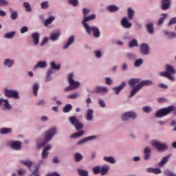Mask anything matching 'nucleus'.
I'll use <instances>...</instances> for the list:
<instances>
[{"label": "nucleus", "mask_w": 176, "mask_h": 176, "mask_svg": "<svg viewBox=\"0 0 176 176\" xmlns=\"http://www.w3.org/2000/svg\"><path fill=\"white\" fill-rule=\"evenodd\" d=\"M56 133H57V129L56 128H51L48 131H47L45 134V138L44 142L38 144L37 145V148L38 149H41L43 146H45L46 144H47V143H49V142L52 140V139L53 138V136L56 135Z\"/></svg>", "instance_id": "nucleus-1"}, {"label": "nucleus", "mask_w": 176, "mask_h": 176, "mask_svg": "<svg viewBox=\"0 0 176 176\" xmlns=\"http://www.w3.org/2000/svg\"><path fill=\"white\" fill-rule=\"evenodd\" d=\"M153 84V81L150 80L141 81L139 84L133 87L131 90L129 98L133 97L139 91L142 89V88L144 86L151 85Z\"/></svg>", "instance_id": "nucleus-2"}, {"label": "nucleus", "mask_w": 176, "mask_h": 176, "mask_svg": "<svg viewBox=\"0 0 176 176\" xmlns=\"http://www.w3.org/2000/svg\"><path fill=\"white\" fill-rule=\"evenodd\" d=\"M73 77H74L73 74L70 73V74H68V82L70 85L67 86L65 88V91L67 92V91H69L74 90L80 86V82H77V81H75L73 79Z\"/></svg>", "instance_id": "nucleus-3"}, {"label": "nucleus", "mask_w": 176, "mask_h": 176, "mask_svg": "<svg viewBox=\"0 0 176 176\" xmlns=\"http://www.w3.org/2000/svg\"><path fill=\"white\" fill-rule=\"evenodd\" d=\"M174 110V106H169L166 108L159 109L155 113V117L157 118H162L170 114Z\"/></svg>", "instance_id": "nucleus-4"}, {"label": "nucleus", "mask_w": 176, "mask_h": 176, "mask_svg": "<svg viewBox=\"0 0 176 176\" xmlns=\"http://www.w3.org/2000/svg\"><path fill=\"white\" fill-rule=\"evenodd\" d=\"M151 145L158 151H165L168 148V146L166 143H161L157 140L153 141Z\"/></svg>", "instance_id": "nucleus-5"}, {"label": "nucleus", "mask_w": 176, "mask_h": 176, "mask_svg": "<svg viewBox=\"0 0 176 176\" xmlns=\"http://www.w3.org/2000/svg\"><path fill=\"white\" fill-rule=\"evenodd\" d=\"M4 93L7 98H14L16 100L20 99V96H19V91H17L16 90L6 89Z\"/></svg>", "instance_id": "nucleus-6"}, {"label": "nucleus", "mask_w": 176, "mask_h": 176, "mask_svg": "<svg viewBox=\"0 0 176 176\" xmlns=\"http://www.w3.org/2000/svg\"><path fill=\"white\" fill-rule=\"evenodd\" d=\"M69 120L70 123L75 126L76 131H80L82 129L83 124L79 122L76 116L69 117Z\"/></svg>", "instance_id": "nucleus-7"}, {"label": "nucleus", "mask_w": 176, "mask_h": 176, "mask_svg": "<svg viewBox=\"0 0 176 176\" xmlns=\"http://www.w3.org/2000/svg\"><path fill=\"white\" fill-rule=\"evenodd\" d=\"M96 19L95 14L89 15L88 16H85L83 18V21H82V24L85 28V30L89 32V25L87 23L89 21H93Z\"/></svg>", "instance_id": "nucleus-8"}, {"label": "nucleus", "mask_w": 176, "mask_h": 176, "mask_svg": "<svg viewBox=\"0 0 176 176\" xmlns=\"http://www.w3.org/2000/svg\"><path fill=\"white\" fill-rule=\"evenodd\" d=\"M85 31H86V33L88 35H89L91 34V32H92L93 35L95 38H99V36L100 35V31H99L98 28L97 27H95V26H92V27L89 26V30L87 31V30H85Z\"/></svg>", "instance_id": "nucleus-9"}, {"label": "nucleus", "mask_w": 176, "mask_h": 176, "mask_svg": "<svg viewBox=\"0 0 176 176\" xmlns=\"http://www.w3.org/2000/svg\"><path fill=\"white\" fill-rule=\"evenodd\" d=\"M136 118V114L134 112H131V111H129L126 112L125 113L123 114V116H122V120L123 121H126L128 120L129 118H132V119H135Z\"/></svg>", "instance_id": "nucleus-10"}, {"label": "nucleus", "mask_w": 176, "mask_h": 176, "mask_svg": "<svg viewBox=\"0 0 176 176\" xmlns=\"http://www.w3.org/2000/svg\"><path fill=\"white\" fill-rule=\"evenodd\" d=\"M140 49L141 53L143 55H144V56L148 55V54H149V47L147 44H146V43L140 44Z\"/></svg>", "instance_id": "nucleus-11"}, {"label": "nucleus", "mask_w": 176, "mask_h": 176, "mask_svg": "<svg viewBox=\"0 0 176 176\" xmlns=\"http://www.w3.org/2000/svg\"><path fill=\"white\" fill-rule=\"evenodd\" d=\"M108 91L107 87L97 86L95 88L94 92L96 94H106Z\"/></svg>", "instance_id": "nucleus-12"}, {"label": "nucleus", "mask_w": 176, "mask_h": 176, "mask_svg": "<svg viewBox=\"0 0 176 176\" xmlns=\"http://www.w3.org/2000/svg\"><path fill=\"white\" fill-rule=\"evenodd\" d=\"M126 82H122L120 85L118 87H113V90L115 91L116 95H118L121 90L123 89V88L126 86Z\"/></svg>", "instance_id": "nucleus-13"}, {"label": "nucleus", "mask_w": 176, "mask_h": 176, "mask_svg": "<svg viewBox=\"0 0 176 176\" xmlns=\"http://www.w3.org/2000/svg\"><path fill=\"white\" fill-rule=\"evenodd\" d=\"M51 148L52 146L50 145H47L43 148V152L41 153L42 159L45 160L47 157V155H49V152L47 151H50Z\"/></svg>", "instance_id": "nucleus-14"}, {"label": "nucleus", "mask_w": 176, "mask_h": 176, "mask_svg": "<svg viewBox=\"0 0 176 176\" xmlns=\"http://www.w3.org/2000/svg\"><path fill=\"white\" fill-rule=\"evenodd\" d=\"M11 147L12 149L16 151L21 150V142L20 141H14L11 144Z\"/></svg>", "instance_id": "nucleus-15"}, {"label": "nucleus", "mask_w": 176, "mask_h": 176, "mask_svg": "<svg viewBox=\"0 0 176 176\" xmlns=\"http://www.w3.org/2000/svg\"><path fill=\"white\" fill-rule=\"evenodd\" d=\"M170 0H162V10H167L170 8Z\"/></svg>", "instance_id": "nucleus-16"}, {"label": "nucleus", "mask_w": 176, "mask_h": 176, "mask_svg": "<svg viewBox=\"0 0 176 176\" xmlns=\"http://www.w3.org/2000/svg\"><path fill=\"white\" fill-rule=\"evenodd\" d=\"M121 24L123 26L124 28L125 29H129L131 28L132 24L131 23L128 22L127 18L124 17L121 20Z\"/></svg>", "instance_id": "nucleus-17"}, {"label": "nucleus", "mask_w": 176, "mask_h": 176, "mask_svg": "<svg viewBox=\"0 0 176 176\" xmlns=\"http://www.w3.org/2000/svg\"><path fill=\"white\" fill-rule=\"evenodd\" d=\"M96 135L88 136V137L85 138L80 140V141H78L77 144L78 145H81V144L85 143L87 141H90V140H92L96 139Z\"/></svg>", "instance_id": "nucleus-18"}, {"label": "nucleus", "mask_w": 176, "mask_h": 176, "mask_svg": "<svg viewBox=\"0 0 176 176\" xmlns=\"http://www.w3.org/2000/svg\"><path fill=\"white\" fill-rule=\"evenodd\" d=\"M74 42V36H71L67 39V43L64 45L63 50H67L72 44H73Z\"/></svg>", "instance_id": "nucleus-19"}, {"label": "nucleus", "mask_w": 176, "mask_h": 176, "mask_svg": "<svg viewBox=\"0 0 176 176\" xmlns=\"http://www.w3.org/2000/svg\"><path fill=\"white\" fill-rule=\"evenodd\" d=\"M10 18L12 21H15L19 17V13L16 10H13L12 8H10Z\"/></svg>", "instance_id": "nucleus-20"}, {"label": "nucleus", "mask_w": 176, "mask_h": 176, "mask_svg": "<svg viewBox=\"0 0 176 176\" xmlns=\"http://www.w3.org/2000/svg\"><path fill=\"white\" fill-rule=\"evenodd\" d=\"M32 38L34 41V45H38L39 44V33H38V32L32 33Z\"/></svg>", "instance_id": "nucleus-21"}, {"label": "nucleus", "mask_w": 176, "mask_h": 176, "mask_svg": "<svg viewBox=\"0 0 176 176\" xmlns=\"http://www.w3.org/2000/svg\"><path fill=\"white\" fill-rule=\"evenodd\" d=\"M140 81V78H133L129 79L128 83L133 89L134 88L133 86L135 85L136 84L139 83Z\"/></svg>", "instance_id": "nucleus-22"}, {"label": "nucleus", "mask_w": 176, "mask_h": 176, "mask_svg": "<svg viewBox=\"0 0 176 176\" xmlns=\"http://www.w3.org/2000/svg\"><path fill=\"white\" fill-rule=\"evenodd\" d=\"M151 150L148 146H146L144 148V160H149V158L151 157Z\"/></svg>", "instance_id": "nucleus-23"}, {"label": "nucleus", "mask_w": 176, "mask_h": 176, "mask_svg": "<svg viewBox=\"0 0 176 176\" xmlns=\"http://www.w3.org/2000/svg\"><path fill=\"white\" fill-rule=\"evenodd\" d=\"M60 31L51 34L50 39L52 41H57V39H58V37H60Z\"/></svg>", "instance_id": "nucleus-24"}, {"label": "nucleus", "mask_w": 176, "mask_h": 176, "mask_svg": "<svg viewBox=\"0 0 176 176\" xmlns=\"http://www.w3.org/2000/svg\"><path fill=\"white\" fill-rule=\"evenodd\" d=\"M170 157V155H168L164 157L163 159L162 160V161L160 162L159 166L160 167L164 166L168 162Z\"/></svg>", "instance_id": "nucleus-25"}, {"label": "nucleus", "mask_w": 176, "mask_h": 176, "mask_svg": "<svg viewBox=\"0 0 176 176\" xmlns=\"http://www.w3.org/2000/svg\"><path fill=\"white\" fill-rule=\"evenodd\" d=\"M146 30L148 33L151 35L153 34L154 30H153V23H150L146 24Z\"/></svg>", "instance_id": "nucleus-26"}, {"label": "nucleus", "mask_w": 176, "mask_h": 176, "mask_svg": "<svg viewBox=\"0 0 176 176\" xmlns=\"http://www.w3.org/2000/svg\"><path fill=\"white\" fill-rule=\"evenodd\" d=\"M14 64V61L9 58L6 59L3 63L4 66H6L9 68L12 67Z\"/></svg>", "instance_id": "nucleus-27"}, {"label": "nucleus", "mask_w": 176, "mask_h": 176, "mask_svg": "<svg viewBox=\"0 0 176 176\" xmlns=\"http://www.w3.org/2000/svg\"><path fill=\"white\" fill-rule=\"evenodd\" d=\"M0 104H3L7 109H10L12 108V106L9 104V100H8L0 99Z\"/></svg>", "instance_id": "nucleus-28"}, {"label": "nucleus", "mask_w": 176, "mask_h": 176, "mask_svg": "<svg viewBox=\"0 0 176 176\" xmlns=\"http://www.w3.org/2000/svg\"><path fill=\"white\" fill-rule=\"evenodd\" d=\"M94 111L91 109H89L87 111V121H91L92 120L94 116Z\"/></svg>", "instance_id": "nucleus-29"}, {"label": "nucleus", "mask_w": 176, "mask_h": 176, "mask_svg": "<svg viewBox=\"0 0 176 176\" xmlns=\"http://www.w3.org/2000/svg\"><path fill=\"white\" fill-rule=\"evenodd\" d=\"M55 18L54 16H50V18L47 19L45 21H44V25L45 26H48L50 24H52V23H53V21H54Z\"/></svg>", "instance_id": "nucleus-30"}, {"label": "nucleus", "mask_w": 176, "mask_h": 176, "mask_svg": "<svg viewBox=\"0 0 176 176\" xmlns=\"http://www.w3.org/2000/svg\"><path fill=\"white\" fill-rule=\"evenodd\" d=\"M39 90V84L34 83L33 85V94L35 97L38 96V91Z\"/></svg>", "instance_id": "nucleus-31"}, {"label": "nucleus", "mask_w": 176, "mask_h": 176, "mask_svg": "<svg viewBox=\"0 0 176 176\" xmlns=\"http://www.w3.org/2000/svg\"><path fill=\"white\" fill-rule=\"evenodd\" d=\"M166 72L169 74H175V73H176L175 69L173 67V66H171L170 65H166Z\"/></svg>", "instance_id": "nucleus-32"}, {"label": "nucleus", "mask_w": 176, "mask_h": 176, "mask_svg": "<svg viewBox=\"0 0 176 176\" xmlns=\"http://www.w3.org/2000/svg\"><path fill=\"white\" fill-rule=\"evenodd\" d=\"M46 67V62L38 61L37 64L34 66V69L38 68H45Z\"/></svg>", "instance_id": "nucleus-33"}, {"label": "nucleus", "mask_w": 176, "mask_h": 176, "mask_svg": "<svg viewBox=\"0 0 176 176\" xmlns=\"http://www.w3.org/2000/svg\"><path fill=\"white\" fill-rule=\"evenodd\" d=\"M84 133H85V131H80L74 133H73V134L71 135V138L74 139V138H80V137H81Z\"/></svg>", "instance_id": "nucleus-34"}, {"label": "nucleus", "mask_w": 176, "mask_h": 176, "mask_svg": "<svg viewBox=\"0 0 176 176\" xmlns=\"http://www.w3.org/2000/svg\"><path fill=\"white\" fill-rule=\"evenodd\" d=\"M107 10L109 12H116L117 11L119 10L118 7L114 6V5H111L107 7Z\"/></svg>", "instance_id": "nucleus-35"}, {"label": "nucleus", "mask_w": 176, "mask_h": 176, "mask_svg": "<svg viewBox=\"0 0 176 176\" xmlns=\"http://www.w3.org/2000/svg\"><path fill=\"white\" fill-rule=\"evenodd\" d=\"M72 110V105L71 104H67L63 108V111L65 113H69Z\"/></svg>", "instance_id": "nucleus-36"}, {"label": "nucleus", "mask_w": 176, "mask_h": 176, "mask_svg": "<svg viewBox=\"0 0 176 176\" xmlns=\"http://www.w3.org/2000/svg\"><path fill=\"white\" fill-rule=\"evenodd\" d=\"M50 66L51 68L54 70L60 71V69H61V65H56V63L54 61L51 62Z\"/></svg>", "instance_id": "nucleus-37"}, {"label": "nucleus", "mask_w": 176, "mask_h": 176, "mask_svg": "<svg viewBox=\"0 0 176 176\" xmlns=\"http://www.w3.org/2000/svg\"><path fill=\"white\" fill-rule=\"evenodd\" d=\"M11 132H12V129H10V128H1L0 129V133L1 135L8 134Z\"/></svg>", "instance_id": "nucleus-38"}, {"label": "nucleus", "mask_w": 176, "mask_h": 176, "mask_svg": "<svg viewBox=\"0 0 176 176\" xmlns=\"http://www.w3.org/2000/svg\"><path fill=\"white\" fill-rule=\"evenodd\" d=\"M134 47H138V43L136 39H132L129 43V47L133 48Z\"/></svg>", "instance_id": "nucleus-39"}, {"label": "nucleus", "mask_w": 176, "mask_h": 176, "mask_svg": "<svg viewBox=\"0 0 176 176\" xmlns=\"http://www.w3.org/2000/svg\"><path fill=\"white\" fill-rule=\"evenodd\" d=\"M14 34H15L14 32L6 33L4 35V38L6 39H12L14 37Z\"/></svg>", "instance_id": "nucleus-40"}, {"label": "nucleus", "mask_w": 176, "mask_h": 176, "mask_svg": "<svg viewBox=\"0 0 176 176\" xmlns=\"http://www.w3.org/2000/svg\"><path fill=\"white\" fill-rule=\"evenodd\" d=\"M77 171H78L79 176H88L89 175L88 171L86 170L78 169Z\"/></svg>", "instance_id": "nucleus-41"}, {"label": "nucleus", "mask_w": 176, "mask_h": 176, "mask_svg": "<svg viewBox=\"0 0 176 176\" xmlns=\"http://www.w3.org/2000/svg\"><path fill=\"white\" fill-rule=\"evenodd\" d=\"M21 163L24 166L28 167L29 168H30L31 166H32V162H31L30 160H21Z\"/></svg>", "instance_id": "nucleus-42"}, {"label": "nucleus", "mask_w": 176, "mask_h": 176, "mask_svg": "<svg viewBox=\"0 0 176 176\" xmlns=\"http://www.w3.org/2000/svg\"><path fill=\"white\" fill-rule=\"evenodd\" d=\"M104 160L112 164H115L116 162V160L113 157H104Z\"/></svg>", "instance_id": "nucleus-43"}, {"label": "nucleus", "mask_w": 176, "mask_h": 176, "mask_svg": "<svg viewBox=\"0 0 176 176\" xmlns=\"http://www.w3.org/2000/svg\"><path fill=\"white\" fill-rule=\"evenodd\" d=\"M23 7L25 8L27 12H31V11L32 10V9L31 8V5H30V3L28 2H24Z\"/></svg>", "instance_id": "nucleus-44"}, {"label": "nucleus", "mask_w": 176, "mask_h": 176, "mask_svg": "<svg viewBox=\"0 0 176 176\" xmlns=\"http://www.w3.org/2000/svg\"><path fill=\"white\" fill-rule=\"evenodd\" d=\"M135 12L131 8H128V18L129 20H132L133 19Z\"/></svg>", "instance_id": "nucleus-45"}, {"label": "nucleus", "mask_w": 176, "mask_h": 176, "mask_svg": "<svg viewBox=\"0 0 176 176\" xmlns=\"http://www.w3.org/2000/svg\"><path fill=\"white\" fill-rule=\"evenodd\" d=\"M109 170V166H103L102 168H101V170H100V173L102 175H104L107 174V173L108 172Z\"/></svg>", "instance_id": "nucleus-46"}, {"label": "nucleus", "mask_w": 176, "mask_h": 176, "mask_svg": "<svg viewBox=\"0 0 176 176\" xmlns=\"http://www.w3.org/2000/svg\"><path fill=\"white\" fill-rule=\"evenodd\" d=\"M74 157L76 162H78L82 160V155L79 153H76Z\"/></svg>", "instance_id": "nucleus-47"}, {"label": "nucleus", "mask_w": 176, "mask_h": 176, "mask_svg": "<svg viewBox=\"0 0 176 176\" xmlns=\"http://www.w3.org/2000/svg\"><path fill=\"white\" fill-rule=\"evenodd\" d=\"M162 16H164V17H161L159 19V21H158V25H162V23H164V20L167 18L168 14H162Z\"/></svg>", "instance_id": "nucleus-48"}, {"label": "nucleus", "mask_w": 176, "mask_h": 176, "mask_svg": "<svg viewBox=\"0 0 176 176\" xmlns=\"http://www.w3.org/2000/svg\"><path fill=\"white\" fill-rule=\"evenodd\" d=\"M41 7L43 10H46L49 8V2L47 1L42 2L41 4Z\"/></svg>", "instance_id": "nucleus-49"}, {"label": "nucleus", "mask_w": 176, "mask_h": 176, "mask_svg": "<svg viewBox=\"0 0 176 176\" xmlns=\"http://www.w3.org/2000/svg\"><path fill=\"white\" fill-rule=\"evenodd\" d=\"M68 3L74 7H76L78 5V0H68Z\"/></svg>", "instance_id": "nucleus-50"}, {"label": "nucleus", "mask_w": 176, "mask_h": 176, "mask_svg": "<svg viewBox=\"0 0 176 176\" xmlns=\"http://www.w3.org/2000/svg\"><path fill=\"white\" fill-rule=\"evenodd\" d=\"M142 63H143L142 59L139 58V59L135 60V62L134 63V65H135V67H138L142 64Z\"/></svg>", "instance_id": "nucleus-51"}, {"label": "nucleus", "mask_w": 176, "mask_h": 176, "mask_svg": "<svg viewBox=\"0 0 176 176\" xmlns=\"http://www.w3.org/2000/svg\"><path fill=\"white\" fill-rule=\"evenodd\" d=\"M78 96V94L75 93L67 96L68 99L74 100Z\"/></svg>", "instance_id": "nucleus-52"}, {"label": "nucleus", "mask_w": 176, "mask_h": 176, "mask_svg": "<svg viewBox=\"0 0 176 176\" xmlns=\"http://www.w3.org/2000/svg\"><path fill=\"white\" fill-rule=\"evenodd\" d=\"M52 72L53 71L52 69H50V70L47 71V78L45 79L46 82L50 81V75H52Z\"/></svg>", "instance_id": "nucleus-53"}, {"label": "nucleus", "mask_w": 176, "mask_h": 176, "mask_svg": "<svg viewBox=\"0 0 176 176\" xmlns=\"http://www.w3.org/2000/svg\"><path fill=\"white\" fill-rule=\"evenodd\" d=\"M9 3L6 0H0V7L8 6Z\"/></svg>", "instance_id": "nucleus-54"}, {"label": "nucleus", "mask_w": 176, "mask_h": 176, "mask_svg": "<svg viewBox=\"0 0 176 176\" xmlns=\"http://www.w3.org/2000/svg\"><path fill=\"white\" fill-rule=\"evenodd\" d=\"M93 173L95 174V175H97L98 173H100V168L99 166H95L93 168Z\"/></svg>", "instance_id": "nucleus-55"}, {"label": "nucleus", "mask_w": 176, "mask_h": 176, "mask_svg": "<svg viewBox=\"0 0 176 176\" xmlns=\"http://www.w3.org/2000/svg\"><path fill=\"white\" fill-rule=\"evenodd\" d=\"M165 174L167 176H176V174L172 171H170L168 170H165Z\"/></svg>", "instance_id": "nucleus-56"}, {"label": "nucleus", "mask_w": 176, "mask_h": 176, "mask_svg": "<svg viewBox=\"0 0 176 176\" xmlns=\"http://www.w3.org/2000/svg\"><path fill=\"white\" fill-rule=\"evenodd\" d=\"M90 12V10L87 8H83L82 9V14H83V17L85 18L87 14H89Z\"/></svg>", "instance_id": "nucleus-57"}, {"label": "nucleus", "mask_w": 176, "mask_h": 176, "mask_svg": "<svg viewBox=\"0 0 176 176\" xmlns=\"http://www.w3.org/2000/svg\"><path fill=\"white\" fill-rule=\"evenodd\" d=\"M98 104H99L100 107L102 108H104L106 107V104L102 99L98 100Z\"/></svg>", "instance_id": "nucleus-58"}, {"label": "nucleus", "mask_w": 176, "mask_h": 176, "mask_svg": "<svg viewBox=\"0 0 176 176\" xmlns=\"http://www.w3.org/2000/svg\"><path fill=\"white\" fill-rule=\"evenodd\" d=\"M175 24H176V16L170 19V21L168 23V25L170 26L172 25H175Z\"/></svg>", "instance_id": "nucleus-59"}, {"label": "nucleus", "mask_w": 176, "mask_h": 176, "mask_svg": "<svg viewBox=\"0 0 176 176\" xmlns=\"http://www.w3.org/2000/svg\"><path fill=\"white\" fill-rule=\"evenodd\" d=\"M143 111L144 113H148L151 111V109L148 106H145L143 107Z\"/></svg>", "instance_id": "nucleus-60"}, {"label": "nucleus", "mask_w": 176, "mask_h": 176, "mask_svg": "<svg viewBox=\"0 0 176 176\" xmlns=\"http://www.w3.org/2000/svg\"><path fill=\"white\" fill-rule=\"evenodd\" d=\"M17 174L19 176H23V175H24V174H25V170H23L21 168V169L18 170Z\"/></svg>", "instance_id": "nucleus-61"}, {"label": "nucleus", "mask_w": 176, "mask_h": 176, "mask_svg": "<svg viewBox=\"0 0 176 176\" xmlns=\"http://www.w3.org/2000/svg\"><path fill=\"white\" fill-rule=\"evenodd\" d=\"M105 83H106V85H111V84H112V80H111V79L110 78H106V79H105Z\"/></svg>", "instance_id": "nucleus-62"}, {"label": "nucleus", "mask_w": 176, "mask_h": 176, "mask_svg": "<svg viewBox=\"0 0 176 176\" xmlns=\"http://www.w3.org/2000/svg\"><path fill=\"white\" fill-rule=\"evenodd\" d=\"M168 36H169V38H176V33L175 32H168Z\"/></svg>", "instance_id": "nucleus-63"}, {"label": "nucleus", "mask_w": 176, "mask_h": 176, "mask_svg": "<svg viewBox=\"0 0 176 176\" xmlns=\"http://www.w3.org/2000/svg\"><path fill=\"white\" fill-rule=\"evenodd\" d=\"M32 175L34 176H39V170L38 168H36V169L34 170V172L32 174Z\"/></svg>", "instance_id": "nucleus-64"}]
</instances>
